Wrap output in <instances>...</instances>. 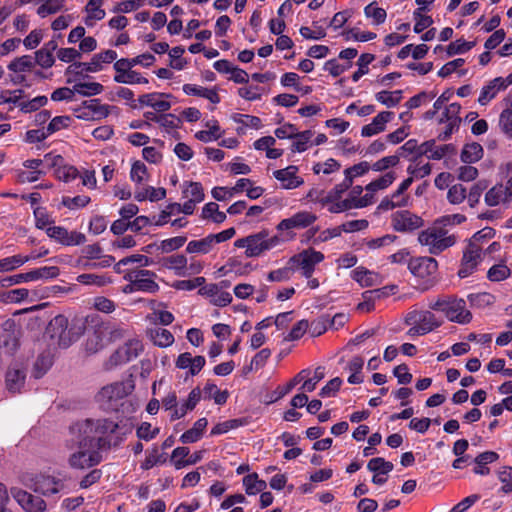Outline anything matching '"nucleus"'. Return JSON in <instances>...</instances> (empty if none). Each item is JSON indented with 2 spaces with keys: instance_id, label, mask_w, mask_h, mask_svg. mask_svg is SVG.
<instances>
[{
  "instance_id": "nucleus-9",
  "label": "nucleus",
  "mask_w": 512,
  "mask_h": 512,
  "mask_svg": "<svg viewBox=\"0 0 512 512\" xmlns=\"http://www.w3.org/2000/svg\"><path fill=\"white\" fill-rule=\"evenodd\" d=\"M22 482L35 493L43 496H51L59 493L64 488L61 479L49 475L23 476Z\"/></svg>"
},
{
  "instance_id": "nucleus-34",
  "label": "nucleus",
  "mask_w": 512,
  "mask_h": 512,
  "mask_svg": "<svg viewBox=\"0 0 512 512\" xmlns=\"http://www.w3.org/2000/svg\"><path fill=\"white\" fill-rule=\"evenodd\" d=\"M150 337L153 343L158 347H168L174 343L173 334L164 328L150 329Z\"/></svg>"
},
{
  "instance_id": "nucleus-48",
  "label": "nucleus",
  "mask_w": 512,
  "mask_h": 512,
  "mask_svg": "<svg viewBox=\"0 0 512 512\" xmlns=\"http://www.w3.org/2000/svg\"><path fill=\"white\" fill-rule=\"evenodd\" d=\"M33 67L34 60L30 55H23L19 58H16L8 65V69L15 73L30 71Z\"/></svg>"
},
{
  "instance_id": "nucleus-20",
  "label": "nucleus",
  "mask_w": 512,
  "mask_h": 512,
  "mask_svg": "<svg viewBox=\"0 0 512 512\" xmlns=\"http://www.w3.org/2000/svg\"><path fill=\"white\" fill-rule=\"evenodd\" d=\"M298 167L290 165L284 169L275 170L273 176L275 179L281 182V186L284 189L290 190L301 186L304 180L297 176Z\"/></svg>"
},
{
  "instance_id": "nucleus-52",
  "label": "nucleus",
  "mask_w": 512,
  "mask_h": 512,
  "mask_svg": "<svg viewBox=\"0 0 512 512\" xmlns=\"http://www.w3.org/2000/svg\"><path fill=\"white\" fill-rule=\"evenodd\" d=\"M113 80L116 83L121 84H147L149 81L147 78L143 77L140 73L135 70L130 71L129 73H125L124 75H114Z\"/></svg>"
},
{
  "instance_id": "nucleus-7",
  "label": "nucleus",
  "mask_w": 512,
  "mask_h": 512,
  "mask_svg": "<svg viewBox=\"0 0 512 512\" xmlns=\"http://www.w3.org/2000/svg\"><path fill=\"white\" fill-rule=\"evenodd\" d=\"M408 269L414 277L424 281L422 291H426L435 283L433 278L438 270V262L433 257H413L408 261Z\"/></svg>"
},
{
  "instance_id": "nucleus-36",
  "label": "nucleus",
  "mask_w": 512,
  "mask_h": 512,
  "mask_svg": "<svg viewBox=\"0 0 512 512\" xmlns=\"http://www.w3.org/2000/svg\"><path fill=\"white\" fill-rule=\"evenodd\" d=\"M184 186L185 188L182 193L185 198L190 197L189 199L195 203H200L204 200V190L200 182H184Z\"/></svg>"
},
{
  "instance_id": "nucleus-1",
  "label": "nucleus",
  "mask_w": 512,
  "mask_h": 512,
  "mask_svg": "<svg viewBox=\"0 0 512 512\" xmlns=\"http://www.w3.org/2000/svg\"><path fill=\"white\" fill-rule=\"evenodd\" d=\"M85 328V323L82 321L73 322L69 325L68 318L59 314L50 320L45 334L55 341L53 344L65 349L80 338Z\"/></svg>"
},
{
  "instance_id": "nucleus-54",
  "label": "nucleus",
  "mask_w": 512,
  "mask_h": 512,
  "mask_svg": "<svg viewBox=\"0 0 512 512\" xmlns=\"http://www.w3.org/2000/svg\"><path fill=\"white\" fill-rule=\"evenodd\" d=\"M91 199L86 195H77L75 197L63 196L62 205L70 210L79 209L87 206Z\"/></svg>"
},
{
  "instance_id": "nucleus-11",
  "label": "nucleus",
  "mask_w": 512,
  "mask_h": 512,
  "mask_svg": "<svg viewBox=\"0 0 512 512\" xmlns=\"http://www.w3.org/2000/svg\"><path fill=\"white\" fill-rule=\"evenodd\" d=\"M482 261V249L475 243L470 242L461 259L458 276L463 279L472 275Z\"/></svg>"
},
{
  "instance_id": "nucleus-35",
  "label": "nucleus",
  "mask_w": 512,
  "mask_h": 512,
  "mask_svg": "<svg viewBox=\"0 0 512 512\" xmlns=\"http://www.w3.org/2000/svg\"><path fill=\"white\" fill-rule=\"evenodd\" d=\"M77 282L83 285H93L103 287L112 283V279L107 275H98L93 273H84L77 276Z\"/></svg>"
},
{
  "instance_id": "nucleus-56",
  "label": "nucleus",
  "mask_w": 512,
  "mask_h": 512,
  "mask_svg": "<svg viewBox=\"0 0 512 512\" xmlns=\"http://www.w3.org/2000/svg\"><path fill=\"white\" fill-rule=\"evenodd\" d=\"M466 197L467 191L462 184L452 185L447 192V199L453 205L462 203Z\"/></svg>"
},
{
  "instance_id": "nucleus-25",
  "label": "nucleus",
  "mask_w": 512,
  "mask_h": 512,
  "mask_svg": "<svg viewBox=\"0 0 512 512\" xmlns=\"http://www.w3.org/2000/svg\"><path fill=\"white\" fill-rule=\"evenodd\" d=\"M182 89L186 95L202 97L209 100L213 104H218L221 101L216 87L210 89L197 86L195 84H184Z\"/></svg>"
},
{
  "instance_id": "nucleus-10",
  "label": "nucleus",
  "mask_w": 512,
  "mask_h": 512,
  "mask_svg": "<svg viewBox=\"0 0 512 512\" xmlns=\"http://www.w3.org/2000/svg\"><path fill=\"white\" fill-rule=\"evenodd\" d=\"M423 226V218L409 210H398L391 215V227L396 232L412 233Z\"/></svg>"
},
{
  "instance_id": "nucleus-6",
  "label": "nucleus",
  "mask_w": 512,
  "mask_h": 512,
  "mask_svg": "<svg viewBox=\"0 0 512 512\" xmlns=\"http://www.w3.org/2000/svg\"><path fill=\"white\" fill-rule=\"evenodd\" d=\"M318 219V216L312 212L302 210L293 214L289 218L282 219L276 226L283 242L295 239L294 229H306L312 226Z\"/></svg>"
},
{
  "instance_id": "nucleus-46",
  "label": "nucleus",
  "mask_w": 512,
  "mask_h": 512,
  "mask_svg": "<svg viewBox=\"0 0 512 512\" xmlns=\"http://www.w3.org/2000/svg\"><path fill=\"white\" fill-rule=\"evenodd\" d=\"M394 468V465L392 462L386 461L382 457H375L369 460L367 464V469L374 473L379 474H388L391 472Z\"/></svg>"
},
{
  "instance_id": "nucleus-58",
  "label": "nucleus",
  "mask_w": 512,
  "mask_h": 512,
  "mask_svg": "<svg viewBox=\"0 0 512 512\" xmlns=\"http://www.w3.org/2000/svg\"><path fill=\"white\" fill-rule=\"evenodd\" d=\"M148 176L146 165L137 160L132 164L130 178L136 184H141Z\"/></svg>"
},
{
  "instance_id": "nucleus-41",
  "label": "nucleus",
  "mask_w": 512,
  "mask_h": 512,
  "mask_svg": "<svg viewBox=\"0 0 512 512\" xmlns=\"http://www.w3.org/2000/svg\"><path fill=\"white\" fill-rule=\"evenodd\" d=\"M468 301L471 307L485 308L495 302V296L488 292L472 293L468 295Z\"/></svg>"
},
{
  "instance_id": "nucleus-19",
  "label": "nucleus",
  "mask_w": 512,
  "mask_h": 512,
  "mask_svg": "<svg viewBox=\"0 0 512 512\" xmlns=\"http://www.w3.org/2000/svg\"><path fill=\"white\" fill-rule=\"evenodd\" d=\"M508 87L509 85L504 77H496L482 87L477 101L481 106H485L492 101L500 91H504Z\"/></svg>"
},
{
  "instance_id": "nucleus-39",
  "label": "nucleus",
  "mask_w": 512,
  "mask_h": 512,
  "mask_svg": "<svg viewBox=\"0 0 512 512\" xmlns=\"http://www.w3.org/2000/svg\"><path fill=\"white\" fill-rule=\"evenodd\" d=\"M93 426L95 437L99 435V440H101V436H107L116 432L119 427L118 423L110 419L93 420Z\"/></svg>"
},
{
  "instance_id": "nucleus-59",
  "label": "nucleus",
  "mask_w": 512,
  "mask_h": 512,
  "mask_svg": "<svg viewBox=\"0 0 512 512\" xmlns=\"http://www.w3.org/2000/svg\"><path fill=\"white\" fill-rule=\"evenodd\" d=\"M352 185L347 183V181L343 180L341 183L334 186V188L329 192V194L320 200L322 205L327 203L334 202L341 198L342 194L346 192Z\"/></svg>"
},
{
  "instance_id": "nucleus-27",
  "label": "nucleus",
  "mask_w": 512,
  "mask_h": 512,
  "mask_svg": "<svg viewBox=\"0 0 512 512\" xmlns=\"http://www.w3.org/2000/svg\"><path fill=\"white\" fill-rule=\"evenodd\" d=\"M512 193L507 192V189H504L502 184L495 185L491 189H489L484 197L485 203L488 206H497L500 203H507L511 200Z\"/></svg>"
},
{
  "instance_id": "nucleus-22",
  "label": "nucleus",
  "mask_w": 512,
  "mask_h": 512,
  "mask_svg": "<svg viewBox=\"0 0 512 512\" xmlns=\"http://www.w3.org/2000/svg\"><path fill=\"white\" fill-rule=\"evenodd\" d=\"M394 113L382 111L378 113L370 124L364 125L361 129V136L371 137L386 129V124L393 118Z\"/></svg>"
},
{
  "instance_id": "nucleus-42",
  "label": "nucleus",
  "mask_w": 512,
  "mask_h": 512,
  "mask_svg": "<svg viewBox=\"0 0 512 512\" xmlns=\"http://www.w3.org/2000/svg\"><path fill=\"white\" fill-rule=\"evenodd\" d=\"M313 135L314 133L311 130H305L302 132L297 131L293 138L295 141L292 143L291 150L299 153L306 151Z\"/></svg>"
},
{
  "instance_id": "nucleus-24",
  "label": "nucleus",
  "mask_w": 512,
  "mask_h": 512,
  "mask_svg": "<svg viewBox=\"0 0 512 512\" xmlns=\"http://www.w3.org/2000/svg\"><path fill=\"white\" fill-rule=\"evenodd\" d=\"M25 379L26 374L23 369L9 367L5 375L7 390L12 394L19 393L24 386Z\"/></svg>"
},
{
  "instance_id": "nucleus-2",
  "label": "nucleus",
  "mask_w": 512,
  "mask_h": 512,
  "mask_svg": "<svg viewBox=\"0 0 512 512\" xmlns=\"http://www.w3.org/2000/svg\"><path fill=\"white\" fill-rule=\"evenodd\" d=\"M428 308L436 312H442L445 317L458 324H468L472 320V314L466 309V302L456 295H439L428 302Z\"/></svg>"
},
{
  "instance_id": "nucleus-43",
  "label": "nucleus",
  "mask_w": 512,
  "mask_h": 512,
  "mask_svg": "<svg viewBox=\"0 0 512 512\" xmlns=\"http://www.w3.org/2000/svg\"><path fill=\"white\" fill-rule=\"evenodd\" d=\"M461 111V105L457 102L448 105L442 112L439 118V123H457L461 124V118L459 116Z\"/></svg>"
},
{
  "instance_id": "nucleus-31",
  "label": "nucleus",
  "mask_w": 512,
  "mask_h": 512,
  "mask_svg": "<svg viewBox=\"0 0 512 512\" xmlns=\"http://www.w3.org/2000/svg\"><path fill=\"white\" fill-rule=\"evenodd\" d=\"M242 482L248 495L261 493L267 487V483L259 479L258 474L255 472L244 476Z\"/></svg>"
},
{
  "instance_id": "nucleus-14",
  "label": "nucleus",
  "mask_w": 512,
  "mask_h": 512,
  "mask_svg": "<svg viewBox=\"0 0 512 512\" xmlns=\"http://www.w3.org/2000/svg\"><path fill=\"white\" fill-rule=\"evenodd\" d=\"M70 434L73 436L72 442L79 448L90 447L95 439L94 426L92 419H85L70 426Z\"/></svg>"
},
{
  "instance_id": "nucleus-26",
  "label": "nucleus",
  "mask_w": 512,
  "mask_h": 512,
  "mask_svg": "<svg viewBox=\"0 0 512 512\" xmlns=\"http://www.w3.org/2000/svg\"><path fill=\"white\" fill-rule=\"evenodd\" d=\"M201 399V390L199 387H196L191 390L188 395L187 400L178 408H175L171 413V421L178 420L186 415L188 411L193 410L197 403Z\"/></svg>"
},
{
  "instance_id": "nucleus-16",
  "label": "nucleus",
  "mask_w": 512,
  "mask_h": 512,
  "mask_svg": "<svg viewBox=\"0 0 512 512\" xmlns=\"http://www.w3.org/2000/svg\"><path fill=\"white\" fill-rule=\"evenodd\" d=\"M45 160L50 167L54 168L55 175L59 180L68 183L78 177V170L72 165L65 164L61 155L50 152L45 155Z\"/></svg>"
},
{
  "instance_id": "nucleus-64",
  "label": "nucleus",
  "mask_w": 512,
  "mask_h": 512,
  "mask_svg": "<svg viewBox=\"0 0 512 512\" xmlns=\"http://www.w3.org/2000/svg\"><path fill=\"white\" fill-rule=\"evenodd\" d=\"M365 15L372 18L375 24L383 23L386 19V11L377 6L375 2L370 3L365 7Z\"/></svg>"
},
{
  "instance_id": "nucleus-57",
  "label": "nucleus",
  "mask_w": 512,
  "mask_h": 512,
  "mask_svg": "<svg viewBox=\"0 0 512 512\" xmlns=\"http://www.w3.org/2000/svg\"><path fill=\"white\" fill-rule=\"evenodd\" d=\"M185 49L182 46H176L169 51V66L175 70L184 69L187 62L182 58Z\"/></svg>"
},
{
  "instance_id": "nucleus-32",
  "label": "nucleus",
  "mask_w": 512,
  "mask_h": 512,
  "mask_svg": "<svg viewBox=\"0 0 512 512\" xmlns=\"http://www.w3.org/2000/svg\"><path fill=\"white\" fill-rule=\"evenodd\" d=\"M351 278L359 283L362 287H370L375 284L377 274L366 269L365 267L359 266L351 272Z\"/></svg>"
},
{
  "instance_id": "nucleus-60",
  "label": "nucleus",
  "mask_w": 512,
  "mask_h": 512,
  "mask_svg": "<svg viewBox=\"0 0 512 512\" xmlns=\"http://www.w3.org/2000/svg\"><path fill=\"white\" fill-rule=\"evenodd\" d=\"M25 260L26 259H21L20 254L0 259V273L10 272L17 269L25 264Z\"/></svg>"
},
{
  "instance_id": "nucleus-30",
  "label": "nucleus",
  "mask_w": 512,
  "mask_h": 512,
  "mask_svg": "<svg viewBox=\"0 0 512 512\" xmlns=\"http://www.w3.org/2000/svg\"><path fill=\"white\" fill-rule=\"evenodd\" d=\"M483 157V148L477 143L473 142L466 144L461 151V161L466 164H471L479 161Z\"/></svg>"
},
{
  "instance_id": "nucleus-33",
  "label": "nucleus",
  "mask_w": 512,
  "mask_h": 512,
  "mask_svg": "<svg viewBox=\"0 0 512 512\" xmlns=\"http://www.w3.org/2000/svg\"><path fill=\"white\" fill-rule=\"evenodd\" d=\"M59 275L57 266H44L26 272L28 282L39 279H53Z\"/></svg>"
},
{
  "instance_id": "nucleus-44",
  "label": "nucleus",
  "mask_w": 512,
  "mask_h": 512,
  "mask_svg": "<svg viewBox=\"0 0 512 512\" xmlns=\"http://www.w3.org/2000/svg\"><path fill=\"white\" fill-rule=\"evenodd\" d=\"M374 59L375 56L370 53H364L360 55V57L357 60L358 69L351 76L353 82H358L361 77H363L369 72L368 66L374 61Z\"/></svg>"
},
{
  "instance_id": "nucleus-62",
  "label": "nucleus",
  "mask_w": 512,
  "mask_h": 512,
  "mask_svg": "<svg viewBox=\"0 0 512 512\" xmlns=\"http://www.w3.org/2000/svg\"><path fill=\"white\" fill-rule=\"evenodd\" d=\"M487 188V183L485 181H478L471 188L469 193L467 194L468 203L470 207H475L479 201L480 197L484 190Z\"/></svg>"
},
{
  "instance_id": "nucleus-15",
  "label": "nucleus",
  "mask_w": 512,
  "mask_h": 512,
  "mask_svg": "<svg viewBox=\"0 0 512 512\" xmlns=\"http://www.w3.org/2000/svg\"><path fill=\"white\" fill-rule=\"evenodd\" d=\"M46 234L63 246H78L86 242L85 234L78 231H68L63 226H50L46 228Z\"/></svg>"
},
{
  "instance_id": "nucleus-28",
  "label": "nucleus",
  "mask_w": 512,
  "mask_h": 512,
  "mask_svg": "<svg viewBox=\"0 0 512 512\" xmlns=\"http://www.w3.org/2000/svg\"><path fill=\"white\" fill-rule=\"evenodd\" d=\"M207 425L208 420L206 418L203 417L198 419L192 428L188 429L180 436L179 440L183 444L195 443L199 441L202 438L203 432L205 431Z\"/></svg>"
},
{
  "instance_id": "nucleus-21",
  "label": "nucleus",
  "mask_w": 512,
  "mask_h": 512,
  "mask_svg": "<svg viewBox=\"0 0 512 512\" xmlns=\"http://www.w3.org/2000/svg\"><path fill=\"white\" fill-rule=\"evenodd\" d=\"M68 462L74 469H85L98 465L101 456L97 451H78L70 455Z\"/></svg>"
},
{
  "instance_id": "nucleus-5",
  "label": "nucleus",
  "mask_w": 512,
  "mask_h": 512,
  "mask_svg": "<svg viewBox=\"0 0 512 512\" xmlns=\"http://www.w3.org/2000/svg\"><path fill=\"white\" fill-rule=\"evenodd\" d=\"M405 322L411 325L407 334L411 337L426 335L442 325L434 313L430 310H414L407 314Z\"/></svg>"
},
{
  "instance_id": "nucleus-12",
  "label": "nucleus",
  "mask_w": 512,
  "mask_h": 512,
  "mask_svg": "<svg viewBox=\"0 0 512 512\" xmlns=\"http://www.w3.org/2000/svg\"><path fill=\"white\" fill-rule=\"evenodd\" d=\"M72 111L78 119L82 120H100L109 114L108 106L102 105L99 99L86 100L73 107Z\"/></svg>"
},
{
  "instance_id": "nucleus-17",
  "label": "nucleus",
  "mask_w": 512,
  "mask_h": 512,
  "mask_svg": "<svg viewBox=\"0 0 512 512\" xmlns=\"http://www.w3.org/2000/svg\"><path fill=\"white\" fill-rule=\"evenodd\" d=\"M11 494L26 512H44L46 510V502L39 496H34L15 487L11 488Z\"/></svg>"
},
{
  "instance_id": "nucleus-37",
  "label": "nucleus",
  "mask_w": 512,
  "mask_h": 512,
  "mask_svg": "<svg viewBox=\"0 0 512 512\" xmlns=\"http://www.w3.org/2000/svg\"><path fill=\"white\" fill-rule=\"evenodd\" d=\"M203 391L204 397L208 399L213 398L214 402L217 405H224L229 397V393L227 390L221 391L218 389L216 384L211 382L206 383Z\"/></svg>"
},
{
  "instance_id": "nucleus-23",
  "label": "nucleus",
  "mask_w": 512,
  "mask_h": 512,
  "mask_svg": "<svg viewBox=\"0 0 512 512\" xmlns=\"http://www.w3.org/2000/svg\"><path fill=\"white\" fill-rule=\"evenodd\" d=\"M157 274L151 270H139V277L134 281L137 291L144 293H157L160 289L158 283L155 281Z\"/></svg>"
},
{
  "instance_id": "nucleus-29",
  "label": "nucleus",
  "mask_w": 512,
  "mask_h": 512,
  "mask_svg": "<svg viewBox=\"0 0 512 512\" xmlns=\"http://www.w3.org/2000/svg\"><path fill=\"white\" fill-rule=\"evenodd\" d=\"M162 266L166 269L173 270L177 276H184L187 258L183 254L164 257L162 259Z\"/></svg>"
},
{
  "instance_id": "nucleus-51",
  "label": "nucleus",
  "mask_w": 512,
  "mask_h": 512,
  "mask_svg": "<svg viewBox=\"0 0 512 512\" xmlns=\"http://www.w3.org/2000/svg\"><path fill=\"white\" fill-rule=\"evenodd\" d=\"M33 215L35 218V226L38 229L46 230V228H48V225L54 223V220L51 218L45 207H36L33 210Z\"/></svg>"
},
{
  "instance_id": "nucleus-45",
  "label": "nucleus",
  "mask_w": 512,
  "mask_h": 512,
  "mask_svg": "<svg viewBox=\"0 0 512 512\" xmlns=\"http://www.w3.org/2000/svg\"><path fill=\"white\" fill-rule=\"evenodd\" d=\"M213 244L208 236L200 240H192L186 246V252L188 253H200L207 254L212 250Z\"/></svg>"
},
{
  "instance_id": "nucleus-63",
  "label": "nucleus",
  "mask_w": 512,
  "mask_h": 512,
  "mask_svg": "<svg viewBox=\"0 0 512 512\" xmlns=\"http://www.w3.org/2000/svg\"><path fill=\"white\" fill-rule=\"evenodd\" d=\"M103 0H90L86 5L88 14L87 20H101L105 16V11L101 9Z\"/></svg>"
},
{
  "instance_id": "nucleus-38",
  "label": "nucleus",
  "mask_w": 512,
  "mask_h": 512,
  "mask_svg": "<svg viewBox=\"0 0 512 512\" xmlns=\"http://www.w3.org/2000/svg\"><path fill=\"white\" fill-rule=\"evenodd\" d=\"M104 87L98 82H76L74 91L81 96L90 97L98 95L103 91Z\"/></svg>"
},
{
  "instance_id": "nucleus-8",
  "label": "nucleus",
  "mask_w": 512,
  "mask_h": 512,
  "mask_svg": "<svg viewBox=\"0 0 512 512\" xmlns=\"http://www.w3.org/2000/svg\"><path fill=\"white\" fill-rule=\"evenodd\" d=\"M283 243L279 235L270 236L268 229H262L258 233L249 235V247L245 251L247 257H258L265 251H269Z\"/></svg>"
},
{
  "instance_id": "nucleus-40",
  "label": "nucleus",
  "mask_w": 512,
  "mask_h": 512,
  "mask_svg": "<svg viewBox=\"0 0 512 512\" xmlns=\"http://www.w3.org/2000/svg\"><path fill=\"white\" fill-rule=\"evenodd\" d=\"M402 90L395 91H380L376 93L375 98L381 104L387 107H395L398 105L402 99Z\"/></svg>"
},
{
  "instance_id": "nucleus-4",
  "label": "nucleus",
  "mask_w": 512,
  "mask_h": 512,
  "mask_svg": "<svg viewBox=\"0 0 512 512\" xmlns=\"http://www.w3.org/2000/svg\"><path fill=\"white\" fill-rule=\"evenodd\" d=\"M132 381L115 382L103 387L97 394V401L105 411H117L122 405L121 401L132 393Z\"/></svg>"
},
{
  "instance_id": "nucleus-3",
  "label": "nucleus",
  "mask_w": 512,
  "mask_h": 512,
  "mask_svg": "<svg viewBox=\"0 0 512 512\" xmlns=\"http://www.w3.org/2000/svg\"><path fill=\"white\" fill-rule=\"evenodd\" d=\"M418 242L422 246L428 247V253L431 255H440L445 250L454 246L457 238L449 234L448 230L434 222L433 226L422 230L418 234Z\"/></svg>"
},
{
  "instance_id": "nucleus-18",
  "label": "nucleus",
  "mask_w": 512,
  "mask_h": 512,
  "mask_svg": "<svg viewBox=\"0 0 512 512\" xmlns=\"http://www.w3.org/2000/svg\"><path fill=\"white\" fill-rule=\"evenodd\" d=\"M143 350V345L139 340H130L123 346L119 347L111 356L110 363L113 365H121L139 356Z\"/></svg>"
},
{
  "instance_id": "nucleus-61",
  "label": "nucleus",
  "mask_w": 512,
  "mask_h": 512,
  "mask_svg": "<svg viewBox=\"0 0 512 512\" xmlns=\"http://www.w3.org/2000/svg\"><path fill=\"white\" fill-rule=\"evenodd\" d=\"M308 328H309L308 320L302 319V320L298 321L296 324H294V326L292 327L290 332L284 337V340H286V341L298 340L308 331Z\"/></svg>"
},
{
  "instance_id": "nucleus-55",
  "label": "nucleus",
  "mask_w": 512,
  "mask_h": 512,
  "mask_svg": "<svg viewBox=\"0 0 512 512\" xmlns=\"http://www.w3.org/2000/svg\"><path fill=\"white\" fill-rule=\"evenodd\" d=\"M511 274L510 269L505 264L493 265L487 272V278L493 282H499L507 279Z\"/></svg>"
},
{
  "instance_id": "nucleus-50",
  "label": "nucleus",
  "mask_w": 512,
  "mask_h": 512,
  "mask_svg": "<svg viewBox=\"0 0 512 512\" xmlns=\"http://www.w3.org/2000/svg\"><path fill=\"white\" fill-rule=\"evenodd\" d=\"M72 122V118L70 116H56L52 118L46 127V134L49 136L62 130L68 128Z\"/></svg>"
},
{
  "instance_id": "nucleus-47",
  "label": "nucleus",
  "mask_w": 512,
  "mask_h": 512,
  "mask_svg": "<svg viewBox=\"0 0 512 512\" xmlns=\"http://www.w3.org/2000/svg\"><path fill=\"white\" fill-rule=\"evenodd\" d=\"M187 241L186 236H176L169 239L162 240L157 246V249L162 253H170L181 248Z\"/></svg>"
},
{
  "instance_id": "nucleus-13",
  "label": "nucleus",
  "mask_w": 512,
  "mask_h": 512,
  "mask_svg": "<svg viewBox=\"0 0 512 512\" xmlns=\"http://www.w3.org/2000/svg\"><path fill=\"white\" fill-rule=\"evenodd\" d=\"M323 260V253L309 248L291 257L289 263L297 264L302 270V275L310 279L315 271V266Z\"/></svg>"
},
{
  "instance_id": "nucleus-53",
  "label": "nucleus",
  "mask_w": 512,
  "mask_h": 512,
  "mask_svg": "<svg viewBox=\"0 0 512 512\" xmlns=\"http://www.w3.org/2000/svg\"><path fill=\"white\" fill-rule=\"evenodd\" d=\"M474 45H475V41H465L464 39L460 38L454 42H451L447 46L446 52H447L448 56H453L456 54H463V53L469 51Z\"/></svg>"
},
{
  "instance_id": "nucleus-49",
  "label": "nucleus",
  "mask_w": 512,
  "mask_h": 512,
  "mask_svg": "<svg viewBox=\"0 0 512 512\" xmlns=\"http://www.w3.org/2000/svg\"><path fill=\"white\" fill-rule=\"evenodd\" d=\"M47 102L48 98L44 95H40L31 100L20 102L18 107L23 113H31L45 106Z\"/></svg>"
}]
</instances>
